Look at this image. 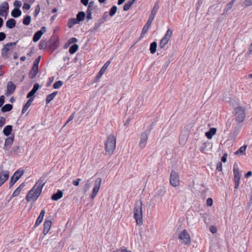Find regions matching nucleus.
<instances>
[{"label":"nucleus","mask_w":252,"mask_h":252,"mask_svg":"<svg viewBox=\"0 0 252 252\" xmlns=\"http://www.w3.org/2000/svg\"><path fill=\"white\" fill-rule=\"evenodd\" d=\"M44 185L45 183L41 179H39L27 193L26 197L27 201L28 202L36 201L41 193Z\"/></svg>","instance_id":"nucleus-1"},{"label":"nucleus","mask_w":252,"mask_h":252,"mask_svg":"<svg viewBox=\"0 0 252 252\" xmlns=\"http://www.w3.org/2000/svg\"><path fill=\"white\" fill-rule=\"evenodd\" d=\"M142 205V202L138 200L136 202L134 208V218L138 225H141L143 223Z\"/></svg>","instance_id":"nucleus-2"},{"label":"nucleus","mask_w":252,"mask_h":252,"mask_svg":"<svg viewBox=\"0 0 252 252\" xmlns=\"http://www.w3.org/2000/svg\"><path fill=\"white\" fill-rule=\"evenodd\" d=\"M116 137L112 134L109 135L105 142V150L107 154L112 155L116 148Z\"/></svg>","instance_id":"nucleus-3"},{"label":"nucleus","mask_w":252,"mask_h":252,"mask_svg":"<svg viewBox=\"0 0 252 252\" xmlns=\"http://www.w3.org/2000/svg\"><path fill=\"white\" fill-rule=\"evenodd\" d=\"M234 115L235 120L238 123L237 124L240 125L244 121L246 117L245 109L241 106L237 107L235 109Z\"/></svg>","instance_id":"nucleus-4"},{"label":"nucleus","mask_w":252,"mask_h":252,"mask_svg":"<svg viewBox=\"0 0 252 252\" xmlns=\"http://www.w3.org/2000/svg\"><path fill=\"white\" fill-rule=\"evenodd\" d=\"M172 31L170 29H168L166 31V32L164 37L161 39L159 42V46L160 48H163L165 47V46L167 45L168 41L170 39L172 35Z\"/></svg>","instance_id":"nucleus-5"},{"label":"nucleus","mask_w":252,"mask_h":252,"mask_svg":"<svg viewBox=\"0 0 252 252\" xmlns=\"http://www.w3.org/2000/svg\"><path fill=\"white\" fill-rule=\"evenodd\" d=\"M179 238L182 241V243L185 245L190 243V238L187 230H184L179 236Z\"/></svg>","instance_id":"nucleus-6"},{"label":"nucleus","mask_w":252,"mask_h":252,"mask_svg":"<svg viewBox=\"0 0 252 252\" xmlns=\"http://www.w3.org/2000/svg\"><path fill=\"white\" fill-rule=\"evenodd\" d=\"M16 44V42H11L5 44L3 48L1 50V56L3 58L7 59L8 52L12 49V48L15 46Z\"/></svg>","instance_id":"nucleus-7"},{"label":"nucleus","mask_w":252,"mask_h":252,"mask_svg":"<svg viewBox=\"0 0 252 252\" xmlns=\"http://www.w3.org/2000/svg\"><path fill=\"white\" fill-rule=\"evenodd\" d=\"M101 179L100 178H97L94 182V187L91 194L92 199H94L98 192L101 184Z\"/></svg>","instance_id":"nucleus-8"},{"label":"nucleus","mask_w":252,"mask_h":252,"mask_svg":"<svg viewBox=\"0 0 252 252\" xmlns=\"http://www.w3.org/2000/svg\"><path fill=\"white\" fill-rule=\"evenodd\" d=\"M170 182L172 186L176 187L179 186L180 180L178 174L174 171H172L170 174Z\"/></svg>","instance_id":"nucleus-9"},{"label":"nucleus","mask_w":252,"mask_h":252,"mask_svg":"<svg viewBox=\"0 0 252 252\" xmlns=\"http://www.w3.org/2000/svg\"><path fill=\"white\" fill-rule=\"evenodd\" d=\"M149 134V131L147 132L146 131L143 132L141 135L139 146L142 149L144 148L147 145Z\"/></svg>","instance_id":"nucleus-10"},{"label":"nucleus","mask_w":252,"mask_h":252,"mask_svg":"<svg viewBox=\"0 0 252 252\" xmlns=\"http://www.w3.org/2000/svg\"><path fill=\"white\" fill-rule=\"evenodd\" d=\"M24 171L18 170L11 177L10 181V186H12L23 175Z\"/></svg>","instance_id":"nucleus-11"},{"label":"nucleus","mask_w":252,"mask_h":252,"mask_svg":"<svg viewBox=\"0 0 252 252\" xmlns=\"http://www.w3.org/2000/svg\"><path fill=\"white\" fill-rule=\"evenodd\" d=\"M9 6L7 2H3L0 5V16L6 17L8 11Z\"/></svg>","instance_id":"nucleus-12"},{"label":"nucleus","mask_w":252,"mask_h":252,"mask_svg":"<svg viewBox=\"0 0 252 252\" xmlns=\"http://www.w3.org/2000/svg\"><path fill=\"white\" fill-rule=\"evenodd\" d=\"M15 88L16 87L15 85H14L12 82H8L7 83L6 91L5 93V95L7 96H9L10 95L13 93L15 90Z\"/></svg>","instance_id":"nucleus-13"},{"label":"nucleus","mask_w":252,"mask_h":252,"mask_svg":"<svg viewBox=\"0 0 252 252\" xmlns=\"http://www.w3.org/2000/svg\"><path fill=\"white\" fill-rule=\"evenodd\" d=\"M233 173L234 182H239L240 179V173L237 163H235L233 165Z\"/></svg>","instance_id":"nucleus-14"},{"label":"nucleus","mask_w":252,"mask_h":252,"mask_svg":"<svg viewBox=\"0 0 252 252\" xmlns=\"http://www.w3.org/2000/svg\"><path fill=\"white\" fill-rule=\"evenodd\" d=\"M46 32V28L45 27H42L41 28V30L36 32L33 37V41L35 42L38 41L41 38L42 34L45 32Z\"/></svg>","instance_id":"nucleus-15"},{"label":"nucleus","mask_w":252,"mask_h":252,"mask_svg":"<svg viewBox=\"0 0 252 252\" xmlns=\"http://www.w3.org/2000/svg\"><path fill=\"white\" fill-rule=\"evenodd\" d=\"M43 225H44V228H43V233L44 235H46L49 232V231L50 229L51 226L52 225L51 220L45 219V220L44 221Z\"/></svg>","instance_id":"nucleus-16"},{"label":"nucleus","mask_w":252,"mask_h":252,"mask_svg":"<svg viewBox=\"0 0 252 252\" xmlns=\"http://www.w3.org/2000/svg\"><path fill=\"white\" fill-rule=\"evenodd\" d=\"M110 61H108L105 63L104 64V65L102 67V68H101L100 71L97 73L96 77L97 79H99L102 76V75L103 74L105 71L106 70V69L107 68L108 66L110 64Z\"/></svg>","instance_id":"nucleus-17"},{"label":"nucleus","mask_w":252,"mask_h":252,"mask_svg":"<svg viewBox=\"0 0 252 252\" xmlns=\"http://www.w3.org/2000/svg\"><path fill=\"white\" fill-rule=\"evenodd\" d=\"M9 174V171L1 170L0 171V180L5 182L8 179Z\"/></svg>","instance_id":"nucleus-18"},{"label":"nucleus","mask_w":252,"mask_h":252,"mask_svg":"<svg viewBox=\"0 0 252 252\" xmlns=\"http://www.w3.org/2000/svg\"><path fill=\"white\" fill-rule=\"evenodd\" d=\"M153 19H152V18H149V19L146 24V25L143 27L142 33L141 34V36L142 37L144 34L148 32L149 27H150L152 22L153 21Z\"/></svg>","instance_id":"nucleus-19"},{"label":"nucleus","mask_w":252,"mask_h":252,"mask_svg":"<svg viewBox=\"0 0 252 252\" xmlns=\"http://www.w3.org/2000/svg\"><path fill=\"white\" fill-rule=\"evenodd\" d=\"M39 88V84L38 83H35L32 89L27 94V98H32V96L36 93V92L38 90Z\"/></svg>","instance_id":"nucleus-20"},{"label":"nucleus","mask_w":252,"mask_h":252,"mask_svg":"<svg viewBox=\"0 0 252 252\" xmlns=\"http://www.w3.org/2000/svg\"><path fill=\"white\" fill-rule=\"evenodd\" d=\"M45 213V211L43 209L42 210L38 217L37 218V219L35 222V223L34 224V226L36 227L38 225H39L43 220V219L44 218V216Z\"/></svg>","instance_id":"nucleus-21"},{"label":"nucleus","mask_w":252,"mask_h":252,"mask_svg":"<svg viewBox=\"0 0 252 252\" xmlns=\"http://www.w3.org/2000/svg\"><path fill=\"white\" fill-rule=\"evenodd\" d=\"M38 72V67L32 66V69L29 72V76L31 79H33L35 77Z\"/></svg>","instance_id":"nucleus-22"},{"label":"nucleus","mask_w":252,"mask_h":252,"mask_svg":"<svg viewBox=\"0 0 252 252\" xmlns=\"http://www.w3.org/2000/svg\"><path fill=\"white\" fill-rule=\"evenodd\" d=\"M217 129L214 127L210 128L209 130L205 133V135L209 139H211L213 136L216 134Z\"/></svg>","instance_id":"nucleus-23"},{"label":"nucleus","mask_w":252,"mask_h":252,"mask_svg":"<svg viewBox=\"0 0 252 252\" xmlns=\"http://www.w3.org/2000/svg\"><path fill=\"white\" fill-rule=\"evenodd\" d=\"M92 185L91 179H88L86 181L84 185L83 186L82 191L84 193H86L90 189Z\"/></svg>","instance_id":"nucleus-24"},{"label":"nucleus","mask_w":252,"mask_h":252,"mask_svg":"<svg viewBox=\"0 0 252 252\" xmlns=\"http://www.w3.org/2000/svg\"><path fill=\"white\" fill-rule=\"evenodd\" d=\"M63 193L61 190H58L57 192L52 195L51 199L53 200L57 201L63 197Z\"/></svg>","instance_id":"nucleus-25"},{"label":"nucleus","mask_w":252,"mask_h":252,"mask_svg":"<svg viewBox=\"0 0 252 252\" xmlns=\"http://www.w3.org/2000/svg\"><path fill=\"white\" fill-rule=\"evenodd\" d=\"M241 125L237 124V126L235 127V129L233 130V132H232L230 135V137L232 138H235L239 134L240 129L241 128Z\"/></svg>","instance_id":"nucleus-26"},{"label":"nucleus","mask_w":252,"mask_h":252,"mask_svg":"<svg viewBox=\"0 0 252 252\" xmlns=\"http://www.w3.org/2000/svg\"><path fill=\"white\" fill-rule=\"evenodd\" d=\"M33 100V98H30L26 102V103L23 106V108L22 110V113L24 114L27 111L30 105H31L32 102Z\"/></svg>","instance_id":"nucleus-27"},{"label":"nucleus","mask_w":252,"mask_h":252,"mask_svg":"<svg viewBox=\"0 0 252 252\" xmlns=\"http://www.w3.org/2000/svg\"><path fill=\"white\" fill-rule=\"evenodd\" d=\"M14 140V137L7 138L5 140L4 148L6 150H8L9 146L12 144Z\"/></svg>","instance_id":"nucleus-28"},{"label":"nucleus","mask_w":252,"mask_h":252,"mask_svg":"<svg viewBox=\"0 0 252 252\" xmlns=\"http://www.w3.org/2000/svg\"><path fill=\"white\" fill-rule=\"evenodd\" d=\"M16 25V21L14 19H10L6 22V26L9 29H12Z\"/></svg>","instance_id":"nucleus-29"},{"label":"nucleus","mask_w":252,"mask_h":252,"mask_svg":"<svg viewBox=\"0 0 252 252\" xmlns=\"http://www.w3.org/2000/svg\"><path fill=\"white\" fill-rule=\"evenodd\" d=\"M12 130V126L11 125L6 126L3 129V133L5 136H9Z\"/></svg>","instance_id":"nucleus-30"},{"label":"nucleus","mask_w":252,"mask_h":252,"mask_svg":"<svg viewBox=\"0 0 252 252\" xmlns=\"http://www.w3.org/2000/svg\"><path fill=\"white\" fill-rule=\"evenodd\" d=\"M11 16L14 18H17L22 14L21 10L18 8H15L11 11Z\"/></svg>","instance_id":"nucleus-31"},{"label":"nucleus","mask_w":252,"mask_h":252,"mask_svg":"<svg viewBox=\"0 0 252 252\" xmlns=\"http://www.w3.org/2000/svg\"><path fill=\"white\" fill-rule=\"evenodd\" d=\"M136 0H129L126 3L124 6L123 9L124 11H127L129 10L133 4V3L136 1Z\"/></svg>","instance_id":"nucleus-32"},{"label":"nucleus","mask_w":252,"mask_h":252,"mask_svg":"<svg viewBox=\"0 0 252 252\" xmlns=\"http://www.w3.org/2000/svg\"><path fill=\"white\" fill-rule=\"evenodd\" d=\"M247 147V146L246 145H244V146L241 147L237 151H236L235 152V153H234L235 155H239V154H240L242 155H245Z\"/></svg>","instance_id":"nucleus-33"},{"label":"nucleus","mask_w":252,"mask_h":252,"mask_svg":"<svg viewBox=\"0 0 252 252\" xmlns=\"http://www.w3.org/2000/svg\"><path fill=\"white\" fill-rule=\"evenodd\" d=\"M57 93H58L57 92H53V93L48 95L47 96V97L46 99V103L48 104V103H50V101H52L55 98V97L57 94Z\"/></svg>","instance_id":"nucleus-34"},{"label":"nucleus","mask_w":252,"mask_h":252,"mask_svg":"<svg viewBox=\"0 0 252 252\" xmlns=\"http://www.w3.org/2000/svg\"><path fill=\"white\" fill-rule=\"evenodd\" d=\"M158 9V7L156 4L154 7L153 8L151 13L150 15L149 18H152V19H154L155 16L156 15L157 11Z\"/></svg>","instance_id":"nucleus-35"},{"label":"nucleus","mask_w":252,"mask_h":252,"mask_svg":"<svg viewBox=\"0 0 252 252\" xmlns=\"http://www.w3.org/2000/svg\"><path fill=\"white\" fill-rule=\"evenodd\" d=\"M85 17V13L84 12L81 11L78 12L76 16V19L79 23V22L82 21L84 20Z\"/></svg>","instance_id":"nucleus-36"},{"label":"nucleus","mask_w":252,"mask_h":252,"mask_svg":"<svg viewBox=\"0 0 252 252\" xmlns=\"http://www.w3.org/2000/svg\"><path fill=\"white\" fill-rule=\"evenodd\" d=\"M12 105L10 104H6L2 107L1 111L2 112H8L12 110Z\"/></svg>","instance_id":"nucleus-37"},{"label":"nucleus","mask_w":252,"mask_h":252,"mask_svg":"<svg viewBox=\"0 0 252 252\" xmlns=\"http://www.w3.org/2000/svg\"><path fill=\"white\" fill-rule=\"evenodd\" d=\"M25 187L24 183H22L18 188H17L12 194L13 196L18 195L21 192V189Z\"/></svg>","instance_id":"nucleus-38"},{"label":"nucleus","mask_w":252,"mask_h":252,"mask_svg":"<svg viewBox=\"0 0 252 252\" xmlns=\"http://www.w3.org/2000/svg\"><path fill=\"white\" fill-rule=\"evenodd\" d=\"M236 0H232L231 1H230L229 3H228L226 4V7H225V8H224V11L225 13H227L228 11H229L230 10V9L232 7V6L233 5V4L234 3V2Z\"/></svg>","instance_id":"nucleus-39"},{"label":"nucleus","mask_w":252,"mask_h":252,"mask_svg":"<svg viewBox=\"0 0 252 252\" xmlns=\"http://www.w3.org/2000/svg\"><path fill=\"white\" fill-rule=\"evenodd\" d=\"M77 20L75 18L70 19L68 21V26L69 28H72L74 25L78 24Z\"/></svg>","instance_id":"nucleus-40"},{"label":"nucleus","mask_w":252,"mask_h":252,"mask_svg":"<svg viewBox=\"0 0 252 252\" xmlns=\"http://www.w3.org/2000/svg\"><path fill=\"white\" fill-rule=\"evenodd\" d=\"M157 47V43L156 42H152L150 45V50L152 54L155 53Z\"/></svg>","instance_id":"nucleus-41"},{"label":"nucleus","mask_w":252,"mask_h":252,"mask_svg":"<svg viewBox=\"0 0 252 252\" xmlns=\"http://www.w3.org/2000/svg\"><path fill=\"white\" fill-rule=\"evenodd\" d=\"M78 48V45L77 44H74L70 47L69 52L71 54H73L77 51Z\"/></svg>","instance_id":"nucleus-42"},{"label":"nucleus","mask_w":252,"mask_h":252,"mask_svg":"<svg viewBox=\"0 0 252 252\" xmlns=\"http://www.w3.org/2000/svg\"><path fill=\"white\" fill-rule=\"evenodd\" d=\"M31 21V17L30 15H27L25 18L24 19L23 23V24L26 26H28L30 25Z\"/></svg>","instance_id":"nucleus-43"},{"label":"nucleus","mask_w":252,"mask_h":252,"mask_svg":"<svg viewBox=\"0 0 252 252\" xmlns=\"http://www.w3.org/2000/svg\"><path fill=\"white\" fill-rule=\"evenodd\" d=\"M117 10V7L116 6H113L111 7L109 11V15L110 16H114L116 13Z\"/></svg>","instance_id":"nucleus-44"},{"label":"nucleus","mask_w":252,"mask_h":252,"mask_svg":"<svg viewBox=\"0 0 252 252\" xmlns=\"http://www.w3.org/2000/svg\"><path fill=\"white\" fill-rule=\"evenodd\" d=\"M63 85V82L61 81H58L56 82L54 85L53 87L55 89H57L61 87Z\"/></svg>","instance_id":"nucleus-45"},{"label":"nucleus","mask_w":252,"mask_h":252,"mask_svg":"<svg viewBox=\"0 0 252 252\" xmlns=\"http://www.w3.org/2000/svg\"><path fill=\"white\" fill-rule=\"evenodd\" d=\"M89 6L88 7L87 11H90V12H92V11L94 9V1H91L90 3H89Z\"/></svg>","instance_id":"nucleus-46"},{"label":"nucleus","mask_w":252,"mask_h":252,"mask_svg":"<svg viewBox=\"0 0 252 252\" xmlns=\"http://www.w3.org/2000/svg\"><path fill=\"white\" fill-rule=\"evenodd\" d=\"M41 59V56H38L33 62V66L38 67V64Z\"/></svg>","instance_id":"nucleus-47"},{"label":"nucleus","mask_w":252,"mask_h":252,"mask_svg":"<svg viewBox=\"0 0 252 252\" xmlns=\"http://www.w3.org/2000/svg\"><path fill=\"white\" fill-rule=\"evenodd\" d=\"M81 181V179L80 178L76 179L75 180H73L72 181V184L74 186H78L80 184V181Z\"/></svg>","instance_id":"nucleus-48"},{"label":"nucleus","mask_w":252,"mask_h":252,"mask_svg":"<svg viewBox=\"0 0 252 252\" xmlns=\"http://www.w3.org/2000/svg\"><path fill=\"white\" fill-rule=\"evenodd\" d=\"M114 252H132L130 251H128L126 248L123 247V248H121L117 250L116 251H115Z\"/></svg>","instance_id":"nucleus-49"},{"label":"nucleus","mask_w":252,"mask_h":252,"mask_svg":"<svg viewBox=\"0 0 252 252\" xmlns=\"http://www.w3.org/2000/svg\"><path fill=\"white\" fill-rule=\"evenodd\" d=\"M40 10V6H39V5H37L35 7V9L34 10V15L35 17L37 16V15L39 13Z\"/></svg>","instance_id":"nucleus-50"},{"label":"nucleus","mask_w":252,"mask_h":252,"mask_svg":"<svg viewBox=\"0 0 252 252\" xmlns=\"http://www.w3.org/2000/svg\"><path fill=\"white\" fill-rule=\"evenodd\" d=\"M5 119L3 117H0V127L3 126L5 124Z\"/></svg>","instance_id":"nucleus-51"},{"label":"nucleus","mask_w":252,"mask_h":252,"mask_svg":"<svg viewBox=\"0 0 252 252\" xmlns=\"http://www.w3.org/2000/svg\"><path fill=\"white\" fill-rule=\"evenodd\" d=\"M210 231L213 234H215L217 232V229L216 228V226H213V225H212L210 227Z\"/></svg>","instance_id":"nucleus-52"},{"label":"nucleus","mask_w":252,"mask_h":252,"mask_svg":"<svg viewBox=\"0 0 252 252\" xmlns=\"http://www.w3.org/2000/svg\"><path fill=\"white\" fill-rule=\"evenodd\" d=\"M213 201L211 198H209L207 199V205L208 206H212L213 205Z\"/></svg>","instance_id":"nucleus-53"},{"label":"nucleus","mask_w":252,"mask_h":252,"mask_svg":"<svg viewBox=\"0 0 252 252\" xmlns=\"http://www.w3.org/2000/svg\"><path fill=\"white\" fill-rule=\"evenodd\" d=\"M31 8V5L29 4V3L25 2L23 6V8L26 10H29Z\"/></svg>","instance_id":"nucleus-54"},{"label":"nucleus","mask_w":252,"mask_h":252,"mask_svg":"<svg viewBox=\"0 0 252 252\" xmlns=\"http://www.w3.org/2000/svg\"><path fill=\"white\" fill-rule=\"evenodd\" d=\"M14 6L18 7H20L22 6V3L21 1L16 0L14 3Z\"/></svg>","instance_id":"nucleus-55"},{"label":"nucleus","mask_w":252,"mask_h":252,"mask_svg":"<svg viewBox=\"0 0 252 252\" xmlns=\"http://www.w3.org/2000/svg\"><path fill=\"white\" fill-rule=\"evenodd\" d=\"M6 37L5 34L3 32H0V41H1L3 40Z\"/></svg>","instance_id":"nucleus-56"},{"label":"nucleus","mask_w":252,"mask_h":252,"mask_svg":"<svg viewBox=\"0 0 252 252\" xmlns=\"http://www.w3.org/2000/svg\"><path fill=\"white\" fill-rule=\"evenodd\" d=\"M4 95H1L0 96V107H1L4 102Z\"/></svg>","instance_id":"nucleus-57"},{"label":"nucleus","mask_w":252,"mask_h":252,"mask_svg":"<svg viewBox=\"0 0 252 252\" xmlns=\"http://www.w3.org/2000/svg\"><path fill=\"white\" fill-rule=\"evenodd\" d=\"M103 23V21H101L100 23H99L98 24H96L95 25L94 29H93V30L94 31H96L99 28V27L100 26L101 24Z\"/></svg>","instance_id":"nucleus-58"},{"label":"nucleus","mask_w":252,"mask_h":252,"mask_svg":"<svg viewBox=\"0 0 252 252\" xmlns=\"http://www.w3.org/2000/svg\"><path fill=\"white\" fill-rule=\"evenodd\" d=\"M244 3L247 6H251L252 5V0H246Z\"/></svg>","instance_id":"nucleus-59"},{"label":"nucleus","mask_w":252,"mask_h":252,"mask_svg":"<svg viewBox=\"0 0 252 252\" xmlns=\"http://www.w3.org/2000/svg\"><path fill=\"white\" fill-rule=\"evenodd\" d=\"M87 19L88 20H91L92 19V12L90 11H87Z\"/></svg>","instance_id":"nucleus-60"},{"label":"nucleus","mask_w":252,"mask_h":252,"mask_svg":"<svg viewBox=\"0 0 252 252\" xmlns=\"http://www.w3.org/2000/svg\"><path fill=\"white\" fill-rule=\"evenodd\" d=\"M227 156V155L226 153L223 154V156L221 158V161L223 162H225L226 161Z\"/></svg>","instance_id":"nucleus-61"},{"label":"nucleus","mask_w":252,"mask_h":252,"mask_svg":"<svg viewBox=\"0 0 252 252\" xmlns=\"http://www.w3.org/2000/svg\"><path fill=\"white\" fill-rule=\"evenodd\" d=\"M77 40L76 38H74V37H72L71 38L69 39V43L70 44H71V43H75L76 42H77Z\"/></svg>","instance_id":"nucleus-62"},{"label":"nucleus","mask_w":252,"mask_h":252,"mask_svg":"<svg viewBox=\"0 0 252 252\" xmlns=\"http://www.w3.org/2000/svg\"><path fill=\"white\" fill-rule=\"evenodd\" d=\"M89 0H81V2L85 6H87L89 4Z\"/></svg>","instance_id":"nucleus-63"},{"label":"nucleus","mask_w":252,"mask_h":252,"mask_svg":"<svg viewBox=\"0 0 252 252\" xmlns=\"http://www.w3.org/2000/svg\"><path fill=\"white\" fill-rule=\"evenodd\" d=\"M217 169L218 170L220 171L222 170V164H221V163L220 162L218 164L217 167Z\"/></svg>","instance_id":"nucleus-64"}]
</instances>
